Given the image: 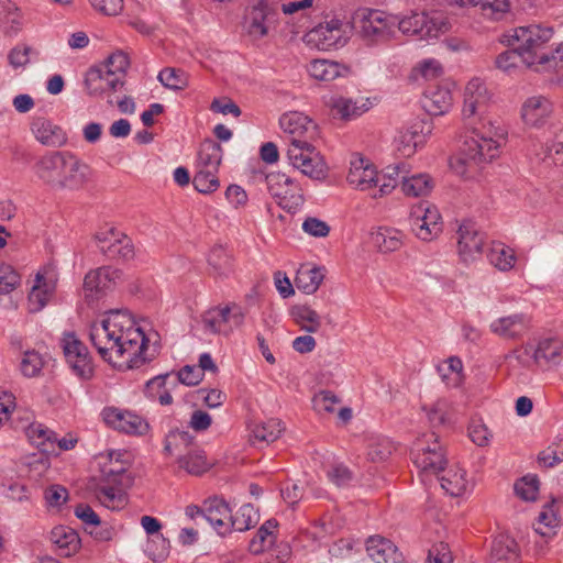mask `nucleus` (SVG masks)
Wrapping results in <instances>:
<instances>
[{"mask_svg": "<svg viewBox=\"0 0 563 563\" xmlns=\"http://www.w3.org/2000/svg\"><path fill=\"white\" fill-rule=\"evenodd\" d=\"M90 340L97 352H145L148 349H162L161 334L150 329L144 331L136 327L128 311H110L100 323L90 330Z\"/></svg>", "mask_w": 563, "mask_h": 563, "instance_id": "nucleus-1", "label": "nucleus"}, {"mask_svg": "<svg viewBox=\"0 0 563 563\" xmlns=\"http://www.w3.org/2000/svg\"><path fill=\"white\" fill-rule=\"evenodd\" d=\"M505 142V131L494 128L492 123L486 126H473L468 135L459 147L457 153L451 157L452 170L464 179L476 178L484 165L492 163L500 155Z\"/></svg>", "mask_w": 563, "mask_h": 563, "instance_id": "nucleus-2", "label": "nucleus"}, {"mask_svg": "<svg viewBox=\"0 0 563 563\" xmlns=\"http://www.w3.org/2000/svg\"><path fill=\"white\" fill-rule=\"evenodd\" d=\"M34 174L52 190L78 191L90 181L91 168L69 151H52L35 162Z\"/></svg>", "mask_w": 563, "mask_h": 563, "instance_id": "nucleus-3", "label": "nucleus"}, {"mask_svg": "<svg viewBox=\"0 0 563 563\" xmlns=\"http://www.w3.org/2000/svg\"><path fill=\"white\" fill-rule=\"evenodd\" d=\"M101 479L96 496L99 503L111 510H120L128 504V490L133 486L131 471L132 453L125 450H110L101 455Z\"/></svg>", "mask_w": 563, "mask_h": 563, "instance_id": "nucleus-4", "label": "nucleus"}, {"mask_svg": "<svg viewBox=\"0 0 563 563\" xmlns=\"http://www.w3.org/2000/svg\"><path fill=\"white\" fill-rule=\"evenodd\" d=\"M553 34L552 27L540 24L518 26L511 34L510 44L519 48L526 67L536 71H545L554 57L550 53L544 52Z\"/></svg>", "mask_w": 563, "mask_h": 563, "instance_id": "nucleus-5", "label": "nucleus"}, {"mask_svg": "<svg viewBox=\"0 0 563 563\" xmlns=\"http://www.w3.org/2000/svg\"><path fill=\"white\" fill-rule=\"evenodd\" d=\"M191 435L186 431H173L166 437L165 451L177 456V464L180 470L195 476L208 472L213 462L210 461L205 451L191 443Z\"/></svg>", "mask_w": 563, "mask_h": 563, "instance_id": "nucleus-6", "label": "nucleus"}, {"mask_svg": "<svg viewBox=\"0 0 563 563\" xmlns=\"http://www.w3.org/2000/svg\"><path fill=\"white\" fill-rule=\"evenodd\" d=\"M411 460L421 476L438 474L443 470L445 456L435 432L423 433L416 439L411 448Z\"/></svg>", "mask_w": 563, "mask_h": 563, "instance_id": "nucleus-7", "label": "nucleus"}, {"mask_svg": "<svg viewBox=\"0 0 563 563\" xmlns=\"http://www.w3.org/2000/svg\"><path fill=\"white\" fill-rule=\"evenodd\" d=\"M278 523L274 519L266 520L250 541L249 549L253 554L268 552L267 563H286L291 549L288 543L277 542Z\"/></svg>", "mask_w": 563, "mask_h": 563, "instance_id": "nucleus-8", "label": "nucleus"}, {"mask_svg": "<svg viewBox=\"0 0 563 563\" xmlns=\"http://www.w3.org/2000/svg\"><path fill=\"white\" fill-rule=\"evenodd\" d=\"M354 20L361 35L371 42L387 40L398 23L397 16L367 8L357 10Z\"/></svg>", "mask_w": 563, "mask_h": 563, "instance_id": "nucleus-9", "label": "nucleus"}, {"mask_svg": "<svg viewBox=\"0 0 563 563\" xmlns=\"http://www.w3.org/2000/svg\"><path fill=\"white\" fill-rule=\"evenodd\" d=\"M313 140L300 141L291 143L287 148V157L289 163L303 175L312 179H321L325 176V163L323 157L312 145Z\"/></svg>", "mask_w": 563, "mask_h": 563, "instance_id": "nucleus-10", "label": "nucleus"}, {"mask_svg": "<svg viewBox=\"0 0 563 563\" xmlns=\"http://www.w3.org/2000/svg\"><path fill=\"white\" fill-rule=\"evenodd\" d=\"M396 27L404 34L418 35L420 38H437L445 33L450 24L442 14L429 15L424 12H412L398 20Z\"/></svg>", "mask_w": 563, "mask_h": 563, "instance_id": "nucleus-11", "label": "nucleus"}, {"mask_svg": "<svg viewBox=\"0 0 563 563\" xmlns=\"http://www.w3.org/2000/svg\"><path fill=\"white\" fill-rule=\"evenodd\" d=\"M279 2L261 0L255 4L246 20V32L253 40H261L279 25Z\"/></svg>", "mask_w": 563, "mask_h": 563, "instance_id": "nucleus-12", "label": "nucleus"}, {"mask_svg": "<svg viewBox=\"0 0 563 563\" xmlns=\"http://www.w3.org/2000/svg\"><path fill=\"white\" fill-rule=\"evenodd\" d=\"M245 319L244 309L230 303L209 309L202 314L203 328L211 333L228 335L242 327Z\"/></svg>", "mask_w": 563, "mask_h": 563, "instance_id": "nucleus-13", "label": "nucleus"}, {"mask_svg": "<svg viewBox=\"0 0 563 563\" xmlns=\"http://www.w3.org/2000/svg\"><path fill=\"white\" fill-rule=\"evenodd\" d=\"M101 418L109 428L128 435L143 437L151 429L150 423L143 416L114 406L104 407L101 411Z\"/></svg>", "mask_w": 563, "mask_h": 563, "instance_id": "nucleus-14", "label": "nucleus"}, {"mask_svg": "<svg viewBox=\"0 0 563 563\" xmlns=\"http://www.w3.org/2000/svg\"><path fill=\"white\" fill-rule=\"evenodd\" d=\"M409 224L413 234L422 241H431L442 231L438 209L427 201H421L411 208Z\"/></svg>", "mask_w": 563, "mask_h": 563, "instance_id": "nucleus-15", "label": "nucleus"}, {"mask_svg": "<svg viewBox=\"0 0 563 563\" xmlns=\"http://www.w3.org/2000/svg\"><path fill=\"white\" fill-rule=\"evenodd\" d=\"M267 189L285 210L291 211L303 202L302 190L289 176L282 172L266 175Z\"/></svg>", "mask_w": 563, "mask_h": 563, "instance_id": "nucleus-16", "label": "nucleus"}, {"mask_svg": "<svg viewBox=\"0 0 563 563\" xmlns=\"http://www.w3.org/2000/svg\"><path fill=\"white\" fill-rule=\"evenodd\" d=\"M350 33L347 22L332 18L320 23L308 33L309 42H313L318 48L328 51L342 47L346 44Z\"/></svg>", "mask_w": 563, "mask_h": 563, "instance_id": "nucleus-17", "label": "nucleus"}, {"mask_svg": "<svg viewBox=\"0 0 563 563\" xmlns=\"http://www.w3.org/2000/svg\"><path fill=\"white\" fill-rule=\"evenodd\" d=\"M463 96L462 117L473 124L486 111L490 101L489 90L481 78L475 77L466 84Z\"/></svg>", "mask_w": 563, "mask_h": 563, "instance_id": "nucleus-18", "label": "nucleus"}, {"mask_svg": "<svg viewBox=\"0 0 563 563\" xmlns=\"http://www.w3.org/2000/svg\"><path fill=\"white\" fill-rule=\"evenodd\" d=\"M279 125L289 144L296 143L297 140H316L318 136L317 124L310 118L298 111H290L283 114L279 119Z\"/></svg>", "mask_w": 563, "mask_h": 563, "instance_id": "nucleus-19", "label": "nucleus"}, {"mask_svg": "<svg viewBox=\"0 0 563 563\" xmlns=\"http://www.w3.org/2000/svg\"><path fill=\"white\" fill-rule=\"evenodd\" d=\"M96 240L99 250L111 260H130L134 256L131 239L113 228L97 233Z\"/></svg>", "mask_w": 563, "mask_h": 563, "instance_id": "nucleus-20", "label": "nucleus"}, {"mask_svg": "<svg viewBox=\"0 0 563 563\" xmlns=\"http://www.w3.org/2000/svg\"><path fill=\"white\" fill-rule=\"evenodd\" d=\"M485 234L472 221H464L457 230V250L464 262L478 258L485 245Z\"/></svg>", "mask_w": 563, "mask_h": 563, "instance_id": "nucleus-21", "label": "nucleus"}, {"mask_svg": "<svg viewBox=\"0 0 563 563\" xmlns=\"http://www.w3.org/2000/svg\"><path fill=\"white\" fill-rule=\"evenodd\" d=\"M563 525V497L552 498L539 512L533 523L534 531L544 538L556 534L559 527Z\"/></svg>", "mask_w": 563, "mask_h": 563, "instance_id": "nucleus-22", "label": "nucleus"}, {"mask_svg": "<svg viewBox=\"0 0 563 563\" xmlns=\"http://www.w3.org/2000/svg\"><path fill=\"white\" fill-rule=\"evenodd\" d=\"M431 132L432 124L430 121H415L410 126L399 131V135L396 140L397 151L406 157L413 155L417 147L424 144Z\"/></svg>", "mask_w": 563, "mask_h": 563, "instance_id": "nucleus-23", "label": "nucleus"}, {"mask_svg": "<svg viewBox=\"0 0 563 563\" xmlns=\"http://www.w3.org/2000/svg\"><path fill=\"white\" fill-rule=\"evenodd\" d=\"M31 132L35 140L47 147H62L67 141L63 128L45 117H34L31 121Z\"/></svg>", "mask_w": 563, "mask_h": 563, "instance_id": "nucleus-24", "label": "nucleus"}, {"mask_svg": "<svg viewBox=\"0 0 563 563\" xmlns=\"http://www.w3.org/2000/svg\"><path fill=\"white\" fill-rule=\"evenodd\" d=\"M553 113V103L544 96L529 97L521 107V119L526 125L543 126Z\"/></svg>", "mask_w": 563, "mask_h": 563, "instance_id": "nucleus-25", "label": "nucleus"}, {"mask_svg": "<svg viewBox=\"0 0 563 563\" xmlns=\"http://www.w3.org/2000/svg\"><path fill=\"white\" fill-rule=\"evenodd\" d=\"M372 107L368 98L333 97L329 101L330 113L334 119L350 121L367 112Z\"/></svg>", "mask_w": 563, "mask_h": 563, "instance_id": "nucleus-26", "label": "nucleus"}, {"mask_svg": "<svg viewBox=\"0 0 563 563\" xmlns=\"http://www.w3.org/2000/svg\"><path fill=\"white\" fill-rule=\"evenodd\" d=\"M120 276V271L111 266L92 269L85 276V290L95 294L97 297L102 296L107 290L114 287L117 279H119Z\"/></svg>", "mask_w": 563, "mask_h": 563, "instance_id": "nucleus-27", "label": "nucleus"}, {"mask_svg": "<svg viewBox=\"0 0 563 563\" xmlns=\"http://www.w3.org/2000/svg\"><path fill=\"white\" fill-rule=\"evenodd\" d=\"M376 168L361 156H354L350 163L347 181L360 190H369L376 184Z\"/></svg>", "mask_w": 563, "mask_h": 563, "instance_id": "nucleus-28", "label": "nucleus"}, {"mask_svg": "<svg viewBox=\"0 0 563 563\" xmlns=\"http://www.w3.org/2000/svg\"><path fill=\"white\" fill-rule=\"evenodd\" d=\"M366 552L375 563H401L404 560L397 547L380 536H372L367 539Z\"/></svg>", "mask_w": 563, "mask_h": 563, "instance_id": "nucleus-29", "label": "nucleus"}, {"mask_svg": "<svg viewBox=\"0 0 563 563\" xmlns=\"http://www.w3.org/2000/svg\"><path fill=\"white\" fill-rule=\"evenodd\" d=\"M130 65L129 57L123 52H115L109 56L103 64L102 73L104 74L106 84L112 91H117L124 84L125 71Z\"/></svg>", "mask_w": 563, "mask_h": 563, "instance_id": "nucleus-30", "label": "nucleus"}, {"mask_svg": "<svg viewBox=\"0 0 563 563\" xmlns=\"http://www.w3.org/2000/svg\"><path fill=\"white\" fill-rule=\"evenodd\" d=\"M442 471L443 474L439 479L441 487L449 495L457 497L471 490L472 483L467 478V473L459 464L451 465Z\"/></svg>", "mask_w": 563, "mask_h": 563, "instance_id": "nucleus-31", "label": "nucleus"}, {"mask_svg": "<svg viewBox=\"0 0 563 563\" xmlns=\"http://www.w3.org/2000/svg\"><path fill=\"white\" fill-rule=\"evenodd\" d=\"M452 92L448 86H431L423 97V108L431 115H441L452 107Z\"/></svg>", "mask_w": 563, "mask_h": 563, "instance_id": "nucleus-32", "label": "nucleus"}, {"mask_svg": "<svg viewBox=\"0 0 563 563\" xmlns=\"http://www.w3.org/2000/svg\"><path fill=\"white\" fill-rule=\"evenodd\" d=\"M529 328V319L522 313H516L496 319L490 323V330L504 339H515Z\"/></svg>", "mask_w": 563, "mask_h": 563, "instance_id": "nucleus-33", "label": "nucleus"}, {"mask_svg": "<svg viewBox=\"0 0 563 563\" xmlns=\"http://www.w3.org/2000/svg\"><path fill=\"white\" fill-rule=\"evenodd\" d=\"M229 505L220 498H212L205 504L203 519L217 530L221 536L229 532Z\"/></svg>", "mask_w": 563, "mask_h": 563, "instance_id": "nucleus-34", "label": "nucleus"}, {"mask_svg": "<svg viewBox=\"0 0 563 563\" xmlns=\"http://www.w3.org/2000/svg\"><path fill=\"white\" fill-rule=\"evenodd\" d=\"M49 539L60 556H70L80 548V539L77 532L66 526L54 527L49 533Z\"/></svg>", "mask_w": 563, "mask_h": 563, "instance_id": "nucleus-35", "label": "nucleus"}, {"mask_svg": "<svg viewBox=\"0 0 563 563\" xmlns=\"http://www.w3.org/2000/svg\"><path fill=\"white\" fill-rule=\"evenodd\" d=\"M252 443H265L276 441L285 430L283 422L277 418L253 422L249 427Z\"/></svg>", "mask_w": 563, "mask_h": 563, "instance_id": "nucleus-36", "label": "nucleus"}, {"mask_svg": "<svg viewBox=\"0 0 563 563\" xmlns=\"http://www.w3.org/2000/svg\"><path fill=\"white\" fill-rule=\"evenodd\" d=\"M23 431L29 442L36 446L41 452L47 455L55 454V432L40 422L30 423L26 427H23Z\"/></svg>", "mask_w": 563, "mask_h": 563, "instance_id": "nucleus-37", "label": "nucleus"}, {"mask_svg": "<svg viewBox=\"0 0 563 563\" xmlns=\"http://www.w3.org/2000/svg\"><path fill=\"white\" fill-rule=\"evenodd\" d=\"M324 279L323 269L320 267L302 264L297 271L295 285L298 290L311 295L314 294Z\"/></svg>", "mask_w": 563, "mask_h": 563, "instance_id": "nucleus-38", "label": "nucleus"}, {"mask_svg": "<svg viewBox=\"0 0 563 563\" xmlns=\"http://www.w3.org/2000/svg\"><path fill=\"white\" fill-rule=\"evenodd\" d=\"M310 76L318 80L329 82L347 73V67L329 59H313L308 66Z\"/></svg>", "mask_w": 563, "mask_h": 563, "instance_id": "nucleus-39", "label": "nucleus"}, {"mask_svg": "<svg viewBox=\"0 0 563 563\" xmlns=\"http://www.w3.org/2000/svg\"><path fill=\"white\" fill-rule=\"evenodd\" d=\"M433 188L432 178L428 174H417L407 176L402 169L401 190L409 197H423L431 192Z\"/></svg>", "mask_w": 563, "mask_h": 563, "instance_id": "nucleus-40", "label": "nucleus"}, {"mask_svg": "<svg viewBox=\"0 0 563 563\" xmlns=\"http://www.w3.org/2000/svg\"><path fill=\"white\" fill-rule=\"evenodd\" d=\"M437 369L448 387H459L463 383V363L460 357L449 356L438 364Z\"/></svg>", "mask_w": 563, "mask_h": 563, "instance_id": "nucleus-41", "label": "nucleus"}, {"mask_svg": "<svg viewBox=\"0 0 563 563\" xmlns=\"http://www.w3.org/2000/svg\"><path fill=\"white\" fill-rule=\"evenodd\" d=\"M145 355L146 354H100L104 362L112 368L122 372L140 368L153 360Z\"/></svg>", "mask_w": 563, "mask_h": 563, "instance_id": "nucleus-42", "label": "nucleus"}, {"mask_svg": "<svg viewBox=\"0 0 563 563\" xmlns=\"http://www.w3.org/2000/svg\"><path fill=\"white\" fill-rule=\"evenodd\" d=\"M221 158L222 148L220 144L212 140H206L200 145L197 168L219 170Z\"/></svg>", "mask_w": 563, "mask_h": 563, "instance_id": "nucleus-43", "label": "nucleus"}, {"mask_svg": "<svg viewBox=\"0 0 563 563\" xmlns=\"http://www.w3.org/2000/svg\"><path fill=\"white\" fill-rule=\"evenodd\" d=\"M258 521V514L251 504L242 505L234 514H230L229 531H246L254 527Z\"/></svg>", "mask_w": 563, "mask_h": 563, "instance_id": "nucleus-44", "label": "nucleus"}, {"mask_svg": "<svg viewBox=\"0 0 563 563\" xmlns=\"http://www.w3.org/2000/svg\"><path fill=\"white\" fill-rule=\"evenodd\" d=\"M490 554L496 561H516L518 558L517 542L510 536L499 534L493 541Z\"/></svg>", "mask_w": 563, "mask_h": 563, "instance_id": "nucleus-45", "label": "nucleus"}, {"mask_svg": "<svg viewBox=\"0 0 563 563\" xmlns=\"http://www.w3.org/2000/svg\"><path fill=\"white\" fill-rule=\"evenodd\" d=\"M208 263L214 273L225 276L233 271L232 255L222 245L213 246L208 255Z\"/></svg>", "mask_w": 563, "mask_h": 563, "instance_id": "nucleus-46", "label": "nucleus"}, {"mask_svg": "<svg viewBox=\"0 0 563 563\" xmlns=\"http://www.w3.org/2000/svg\"><path fill=\"white\" fill-rule=\"evenodd\" d=\"M291 316L297 324L309 332H316L321 325L320 316L310 306L297 305L292 307Z\"/></svg>", "mask_w": 563, "mask_h": 563, "instance_id": "nucleus-47", "label": "nucleus"}, {"mask_svg": "<svg viewBox=\"0 0 563 563\" xmlns=\"http://www.w3.org/2000/svg\"><path fill=\"white\" fill-rule=\"evenodd\" d=\"M488 261L499 271H509L516 263V255L512 249L501 243L493 244L488 252Z\"/></svg>", "mask_w": 563, "mask_h": 563, "instance_id": "nucleus-48", "label": "nucleus"}, {"mask_svg": "<svg viewBox=\"0 0 563 563\" xmlns=\"http://www.w3.org/2000/svg\"><path fill=\"white\" fill-rule=\"evenodd\" d=\"M462 3H470L479 7L482 14L493 20H500L509 11L508 0H461Z\"/></svg>", "mask_w": 563, "mask_h": 563, "instance_id": "nucleus-49", "label": "nucleus"}, {"mask_svg": "<svg viewBox=\"0 0 563 563\" xmlns=\"http://www.w3.org/2000/svg\"><path fill=\"white\" fill-rule=\"evenodd\" d=\"M401 174L402 166L400 165L387 167L386 174H377L376 184H374V188L378 187V189L372 194V197L377 198L390 194L391 190L397 186L398 179L401 180Z\"/></svg>", "mask_w": 563, "mask_h": 563, "instance_id": "nucleus-50", "label": "nucleus"}, {"mask_svg": "<svg viewBox=\"0 0 563 563\" xmlns=\"http://www.w3.org/2000/svg\"><path fill=\"white\" fill-rule=\"evenodd\" d=\"M172 377V374L159 375L152 378L146 384V394L152 399L157 400L162 406H168L173 402V397L169 390L166 388L167 380Z\"/></svg>", "mask_w": 563, "mask_h": 563, "instance_id": "nucleus-51", "label": "nucleus"}, {"mask_svg": "<svg viewBox=\"0 0 563 563\" xmlns=\"http://www.w3.org/2000/svg\"><path fill=\"white\" fill-rule=\"evenodd\" d=\"M372 240L374 245L383 253L397 251L402 245L399 232L390 229H380L373 233Z\"/></svg>", "mask_w": 563, "mask_h": 563, "instance_id": "nucleus-52", "label": "nucleus"}, {"mask_svg": "<svg viewBox=\"0 0 563 563\" xmlns=\"http://www.w3.org/2000/svg\"><path fill=\"white\" fill-rule=\"evenodd\" d=\"M66 362L75 375L81 379H90L95 364L91 354H65Z\"/></svg>", "mask_w": 563, "mask_h": 563, "instance_id": "nucleus-53", "label": "nucleus"}, {"mask_svg": "<svg viewBox=\"0 0 563 563\" xmlns=\"http://www.w3.org/2000/svg\"><path fill=\"white\" fill-rule=\"evenodd\" d=\"M192 184L201 194H210L219 188L218 170L198 168L194 176Z\"/></svg>", "mask_w": 563, "mask_h": 563, "instance_id": "nucleus-54", "label": "nucleus"}, {"mask_svg": "<svg viewBox=\"0 0 563 563\" xmlns=\"http://www.w3.org/2000/svg\"><path fill=\"white\" fill-rule=\"evenodd\" d=\"M443 75L442 64L434 58H426L419 62L411 70V77L417 79L422 77L426 80H432Z\"/></svg>", "mask_w": 563, "mask_h": 563, "instance_id": "nucleus-55", "label": "nucleus"}, {"mask_svg": "<svg viewBox=\"0 0 563 563\" xmlns=\"http://www.w3.org/2000/svg\"><path fill=\"white\" fill-rule=\"evenodd\" d=\"M158 80L166 87L173 90H181L188 86L187 74L177 68L167 67L159 71Z\"/></svg>", "mask_w": 563, "mask_h": 563, "instance_id": "nucleus-56", "label": "nucleus"}, {"mask_svg": "<svg viewBox=\"0 0 563 563\" xmlns=\"http://www.w3.org/2000/svg\"><path fill=\"white\" fill-rule=\"evenodd\" d=\"M393 450V443L387 438L377 437L368 440L367 456L373 462L385 461L391 454Z\"/></svg>", "mask_w": 563, "mask_h": 563, "instance_id": "nucleus-57", "label": "nucleus"}, {"mask_svg": "<svg viewBox=\"0 0 563 563\" xmlns=\"http://www.w3.org/2000/svg\"><path fill=\"white\" fill-rule=\"evenodd\" d=\"M529 347L534 352H547L552 350L553 352L563 351V339L553 333H543L539 336L533 338L529 342Z\"/></svg>", "mask_w": 563, "mask_h": 563, "instance_id": "nucleus-58", "label": "nucleus"}, {"mask_svg": "<svg viewBox=\"0 0 563 563\" xmlns=\"http://www.w3.org/2000/svg\"><path fill=\"white\" fill-rule=\"evenodd\" d=\"M558 354H517V361L530 371L549 369Z\"/></svg>", "mask_w": 563, "mask_h": 563, "instance_id": "nucleus-59", "label": "nucleus"}, {"mask_svg": "<svg viewBox=\"0 0 563 563\" xmlns=\"http://www.w3.org/2000/svg\"><path fill=\"white\" fill-rule=\"evenodd\" d=\"M169 548V541L164 536H154L148 538L145 553L151 560L158 562L168 556Z\"/></svg>", "mask_w": 563, "mask_h": 563, "instance_id": "nucleus-60", "label": "nucleus"}, {"mask_svg": "<svg viewBox=\"0 0 563 563\" xmlns=\"http://www.w3.org/2000/svg\"><path fill=\"white\" fill-rule=\"evenodd\" d=\"M520 64H523V57L517 46L500 53L495 60L496 67L507 74H512Z\"/></svg>", "mask_w": 563, "mask_h": 563, "instance_id": "nucleus-61", "label": "nucleus"}, {"mask_svg": "<svg viewBox=\"0 0 563 563\" xmlns=\"http://www.w3.org/2000/svg\"><path fill=\"white\" fill-rule=\"evenodd\" d=\"M515 492L522 500H536L539 494V479L534 475H526L515 483Z\"/></svg>", "mask_w": 563, "mask_h": 563, "instance_id": "nucleus-62", "label": "nucleus"}, {"mask_svg": "<svg viewBox=\"0 0 563 563\" xmlns=\"http://www.w3.org/2000/svg\"><path fill=\"white\" fill-rule=\"evenodd\" d=\"M21 283L18 272L8 264L0 263V294L13 291Z\"/></svg>", "mask_w": 563, "mask_h": 563, "instance_id": "nucleus-63", "label": "nucleus"}, {"mask_svg": "<svg viewBox=\"0 0 563 563\" xmlns=\"http://www.w3.org/2000/svg\"><path fill=\"white\" fill-rule=\"evenodd\" d=\"M340 399L329 390H322L312 399L313 408L319 413H332Z\"/></svg>", "mask_w": 563, "mask_h": 563, "instance_id": "nucleus-64", "label": "nucleus"}]
</instances>
